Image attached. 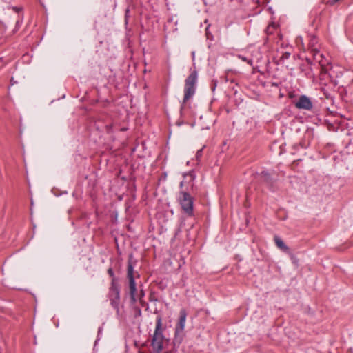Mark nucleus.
I'll list each match as a JSON object with an SVG mask.
<instances>
[{
	"mask_svg": "<svg viewBox=\"0 0 353 353\" xmlns=\"http://www.w3.org/2000/svg\"><path fill=\"white\" fill-rule=\"evenodd\" d=\"M167 339L163 334L162 320L158 316L156 320L155 330L152 339V346L156 353H161L163 349V345Z\"/></svg>",
	"mask_w": 353,
	"mask_h": 353,
	"instance_id": "nucleus-1",
	"label": "nucleus"
},
{
	"mask_svg": "<svg viewBox=\"0 0 353 353\" xmlns=\"http://www.w3.org/2000/svg\"><path fill=\"white\" fill-rule=\"evenodd\" d=\"M197 81V72L193 71L185 79L184 88L183 103L190 99L195 93L196 83Z\"/></svg>",
	"mask_w": 353,
	"mask_h": 353,
	"instance_id": "nucleus-2",
	"label": "nucleus"
},
{
	"mask_svg": "<svg viewBox=\"0 0 353 353\" xmlns=\"http://www.w3.org/2000/svg\"><path fill=\"white\" fill-rule=\"evenodd\" d=\"M182 210L188 216L193 214V198L187 192H181L179 196Z\"/></svg>",
	"mask_w": 353,
	"mask_h": 353,
	"instance_id": "nucleus-3",
	"label": "nucleus"
},
{
	"mask_svg": "<svg viewBox=\"0 0 353 353\" xmlns=\"http://www.w3.org/2000/svg\"><path fill=\"white\" fill-rule=\"evenodd\" d=\"M109 299L112 306L116 309H119L120 301V289L117 283L112 280L109 291Z\"/></svg>",
	"mask_w": 353,
	"mask_h": 353,
	"instance_id": "nucleus-4",
	"label": "nucleus"
},
{
	"mask_svg": "<svg viewBox=\"0 0 353 353\" xmlns=\"http://www.w3.org/2000/svg\"><path fill=\"white\" fill-rule=\"evenodd\" d=\"M187 312L184 309L181 310L179 313V319L175 327V339L179 343L182 340L183 332L185 329L186 322Z\"/></svg>",
	"mask_w": 353,
	"mask_h": 353,
	"instance_id": "nucleus-5",
	"label": "nucleus"
},
{
	"mask_svg": "<svg viewBox=\"0 0 353 353\" xmlns=\"http://www.w3.org/2000/svg\"><path fill=\"white\" fill-rule=\"evenodd\" d=\"M295 106L299 109L310 110L312 108V103L307 97L302 95L296 102Z\"/></svg>",
	"mask_w": 353,
	"mask_h": 353,
	"instance_id": "nucleus-6",
	"label": "nucleus"
},
{
	"mask_svg": "<svg viewBox=\"0 0 353 353\" xmlns=\"http://www.w3.org/2000/svg\"><path fill=\"white\" fill-rule=\"evenodd\" d=\"M129 281V292L130 295L131 301L134 303L137 301V288L134 279H128Z\"/></svg>",
	"mask_w": 353,
	"mask_h": 353,
	"instance_id": "nucleus-7",
	"label": "nucleus"
},
{
	"mask_svg": "<svg viewBox=\"0 0 353 353\" xmlns=\"http://www.w3.org/2000/svg\"><path fill=\"white\" fill-rule=\"evenodd\" d=\"M274 241H275V243H276V246L279 248H280L281 250H282L283 251H285V252L288 250V246L285 245L284 242L279 237L275 236L274 237Z\"/></svg>",
	"mask_w": 353,
	"mask_h": 353,
	"instance_id": "nucleus-8",
	"label": "nucleus"
},
{
	"mask_svg": "<svg viewBox=\"0 0 353 353\" xmlns=\"http://www.w3.org/2000/svg\"><path fill=\"white\" fill-rule=\"evenodd\" d=\"M311 52L312 53V55H313V57H314V60L318 61L321 64L322 68H323L324 63H323L321 59H318V58H317V55L321 54L320 52L319 51V50L316 48L314 47V48L311 49ZM323 70H324L325 69L323 68Z\"/></svg>",
	"mask_w": 353,
	"mask_h": 353,
	"instance_id": "nucleus-9",
	"label": "nucleus"
},
{
	"mask_svg": "<svg viewBox=\"0 0 353 353\" xmlns=\"http://www.w3.org/2000/svg\"><path fill=\"white\" fill-rule=\"evenodd\" d=\"M127 277L128 279H134V268L131 263H128V270H127Z\"/></svg>",
	"mask_w": 353,
	"mask_h": 353,
	"instance_id": "nucleus-10",
	"label": "nucleus"
},
{
	"mask_svg": "<svg viewBox=\"0 0 353 353\" xmlns=\"http://www.w3.org/2000/svg\"><path fill=\"white\" fill-rule=\"evenodd\" d=\"M296 45L299 47H300L303 50H305V46H304V43H303V37L301 36H298L296 38Z\"/></svg>",
	"mask_w": 353,
	"mask_h": 353,
	"instance_id": "nucleus-11",
	"label": "nucleus"
},
{
	"mask_svg": "<svg viewBox=\"0 0 353 353\" xmlns=\"http://www.w3.org/2000/svg\"><path fill=\"white\" fill-rule=\"evenodd\" d=\"M317 43V39L314 36H312L310 39L309 46L310 48H313L315 47V45Z\"/></svg>",
	"mask_w": 353,
	"mask_h": 353,
	"instance_id": "nucleus-12",
	"label": "nucleus"
},
{
	"mask_svg": "<svg viewBox=\"0 0 353 353\" xmlns=\"http://www.w3.org/2000/svg\"><path fill=\"white\" fill-rule=\"evenodd\" d=\"M145 296V293L143 291V290H140V292L139 294V295H137V301L139 300V302L143 304L144 301L143 299V296Z\"/></svg>",
	"mask_w": 353,
	"mask_h": 353,
	"instance_id": "nucleus-13",
	"label": "nucleus"
},
{
	"mask_svg": "<svg viewBox=\"0 0 353 353\" xmlns=\"http://www.w3.org/2000/svg\"><path fill=\"white\" fill-rule=\"evenodd\" d=\"M239 58L241 59L243 61L247 62L250 65L252 64V60H248L245 57L239 55Z\"/></svg>",
	"mask_w": 353,
	"mask_h": 353,
	"instance_id": "nucleus-14",
	"label": "nucleus"
},
{
	"mask_svg": "<svg viewBox=\"0 0 353 353\" xmlns=\"http://www.w3.org/2000/svg\"><path fill=\"white\" fill-rule=\"evenodd\" d=\"M202 149L199 150L197 151L196 154V158L197 160H199L201 156H202Z\"/></svg>",
	"mask_w": 353,
	"mask_h": 353,
	"instance_id": "nucleus-15",
	"label": "nucleus"
},
{
	"mask_svg": "<svg viewBox=\"0 0 353 353\" xmlns=\"http://www.w3.org/2000/svg\"><path fill=\"white\" fill-rule=\"evenodd\" d=\"M262 174H263V176L264 177V179L265 180H268L269 179V177H270V174L268 172H263Z\"/></svg>",
	"mask_w": 353,
	"mask_h": 353,
	"instance_id": "nucleus-16",
	"label": "nucleus"
},
{
	"mask_svg": "<svg viewBox=\"0 0 353 353\" xmlns=\"http://www.w3.org/2000/svg\"><path fill=\"white\" fill-rule=\"evenodd\" d=\"M317 58H318V59L323 60L324 57H323V55L322 54H319L317 55ZM322 61L323 62V61Z\"/></svg>",
	"mask_w": 353,
	"mask_h": 353,
	"instance_id": "nucleus-17",
	"label": "nucleus"
},
{
	"mask_svg": "<svg viewBox=\"0 0 353 353\" xmlns=\"http://www.w3.org/2000/svg\"><path fill=\"white\" fill-rule=\"evenodd\" d=\"M290 55V53L286 52V53H285V54L283 55V58H285V59H288V58H289Z\"/></svg>",
	"mask_w": 353,
	"mask_h": 353,
	"instance_id": "nucleus-18",
	"label": "nucleus"
},
{
	"mask_svg": "<svg viewBox=\"0 0 353 353\" xmlns=\"http://www.w3.org/2000/svg\"><path fill=\"white\" fill-rule=\"evenodd\" d=\"M108 273H109L111 276H112V275H113V272H112V269H109V270H108Z\"/></svg>",
	"mask_w": 353,
	"mask_h": 353,
	"instance_id": "nucleus-19",
	"label": "nucleus"
},
{
	"mask_svg": "<svg viewBox=\"0 0 353 353\" xmlns=\"http://www.w3.org/2000/svg\"><path fill=\"white\" fill-rule=\"evenodd\" d=\"M192 59L193 61L194 60V58H195V52H192Z\"/></svg>",
	"mask_w": 353,
	"mask_h": 353,
	"instance_id": "nucleus-20",
	"label": "nucleus"
}]
</instances>
